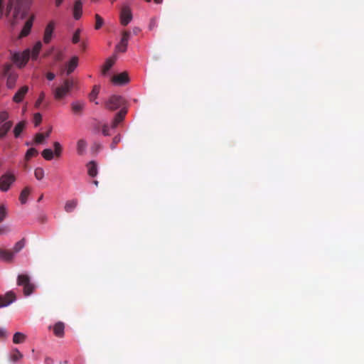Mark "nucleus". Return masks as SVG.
<instances>
[{
    "instance_id": "f257e3e1",
    "label": "nucleus",
    "mask_w": 364,
    "mask_h": 364,
    "mask_svg": "<svg viewBox=\"0 0 364 364\" xmlns=\"http://www.w3.org/2000/svg\"><path fill=\"white\" fill-rule=\"evenodd\" d=\"M33 0H9L7 6V16H10L11 26H15L20 19L25 18L30 9Z\"/></svg>"
},
{
    "instance_id": "f03ea898",
    "label": "nucleus",
    "mask_w": 364,
    "mask_h": 364,
    "mask_svg": "<svg viewBox=\"0 0 364 364\" xmlns=\"http://www.w3.org/2000/svg\"><path fill=\"white\" fill-rule=\"evenodd\" d=\"M76 83V80L72 77L64 80L61 85L53 90L54 98L56 100H61L65 98L69 95Z\"/></svg>"
},
{
    "instance_id": "7ed1b4c3",
    "label": "nucleus",
    "mask_w": 364,
    "mask_h": 364,
    "mask_svg": "<svg viewBox=\"0 0 364 364\" xmlns=\"http://www.w3.org/2000/svg\"><path fill=\"white\" fill-rule=\"evenodd\" d=\"M17 284L23 287V294L25 296L31 295L35 289L34 284L31 282L28 274H19L17 277Z\"/></svg>"
},
{
    "instance_id": "20e7f679",
    "label": "nucleus",
    "mask_w": 364,
    "mask_h": 364,
    "mask_svg": "<svg viewBox=\"0 0 364 364\" xmlns=\"http://www.w3.org/2000/svg\"><path fill=\"white\" fill-rule=\"evenodd\" d=\"M4 75L6 77V85L9 89L14 87L18 75L13 70V66L11 64H6L4 67L3 70Z\"/></svg>"
},
{
    "instance_id": "39448f33",
    "label": "nucleus",
    "mask_w": 364,
    "mask_h": 364,
    "mask_svg": "<svg viewBox=\"0 0 364 364\" xmlns=\"http://www.w3.org/2000/svg\"><path fill=\"white\" fill-rule=\"evenodd\" d=\"M31 56V51L26 49L22 53H14L12 54L11 60L19 68L26 65Z\"/></svg>"
},
{
    "instance_id": "423d86ee",
    "label": "nucleus",
    "mask_w": 364,
    "mask_h": 364,
    "mask_svg": "<svg viewBox=\"0 0 364 364\" xmlns=\"http://www.w3.org/2000/svg\"><path fill=\"white\" fill-rule=\"evenodd\" d=\"M125 103V100L120 95H112L105 102V107L109 110H115Z\"/></svg>"
},
{
    "instance_id": "0eeeda50",
    "label": "nucleus",
    "mask_w": 364,
    "mask_h": 364,
    "mask_svg": "<svg viewBox=\"0 0 364 364\" xmlns=\"http://www.w3.org/2000/svg\"><path fill=\"white\" fill-rule=\"evenodd\" d=\"M16 177L14 174L6 173L0 177V191H7L11 185L15 181Z\"/></svg>"
},
{
    "instance_id": "6e6552de",
    "label": "nucleus",
    "mask_w": 364,
    "mask_h": 364,
    "mask_svg": "<svg viewBox=\"0 0 364 364\" xmlns=\"http://www.w3.org/2000/svg\"><path fill=\"white\" fill-rule=\"evenodd\" d=\"M132 19L131 9L127 6H124L120 12V22L122 25L127 26Z\"/></svg>"
},
{
    "instance_id": "1a4fd4ad",
    "label": "nucleus",
    "mask_w": 364,
    "mask_h": 364,
    "mask_svg": "<svg viewBox=\"0 0 364 364\" xmlns=\"http://www.w3.org/2000/svg\"><path fill=\"white\" fill-rule=\"evenodd\" d=\"M15 300L16 295L13 291H9L4 296L0 295V308L9 306Z\"/></svg>"
},
{
    "instance_id": "9d476101",
    "label": "nucleus",
    "mask_w": 364,
    "mask_h": 364,
    "mask_svg": "<svg viewBox=\"0 0 364 364\" xmlns=\"http://www.w3.org/2000/svg\"><path fill=\"white\" fill-rule=\"evenodd\" d=\"M55 29V23L54 21H50L46 26L44 35H43V42L46 44L49 43L52 39L53 33Z\"/></svg>"
},
{
    "instance_id": "9b49d317",
    "label": "nucleus",
    "mask_w": 364,
    "mask_h": 364,
    "mask_svg": "<svg viewBox=\"0 0 364 364\" xmlns=\"http://www.w3.org/2000/svg\"><path fill=\"white\" fill-rule=\"evenodd\" d=\"M35 16L34 15H32L25 23L20 34L19 38H23L27 36L31 30L33 22L34 21Z\"/></svg>"
},
{
    "instance_id": "f8f14e48",
    "label": "nucleus",
    "mask_w": 364,
    "mask_h": 364,
    "mask_svg": "<svg viewBox=\"0 0 364 364\" xmlns=\"http://www.w3.org/2000/svg\"><path fill=\"white\" fill-rule=\"evenodd\" d=\"M14 258L12 251L0 247V259L6 262H11Z\"/></svg>"
},
{
    "instance_id": "ddd939ff",
    "label": "nucleus",
    "mask_w": 364,
    "mask_h": 364,
    "mask_svg": "<svg viewBox=\"0 0 364 364\" xmlns=\"http://www.w3.org/2000/svg\"><path fill=\"white\" fill-rule=\"evenodd\" d=\"M28 91V87L25 85L21 87L14 95L13 97L14 102L16 103H20L22 102L23 99L24 98L25 95Z\"/></svg>"
},
{
    "instance_id": "4468645a",
    "label": "nucleus",
    "mask_w": 364,
    "mask_h": 364,
    "mask_svg": "<svg viewBox=\"0 0 364 364\" xmlns=\"http://www.w3.org/2000/svg\"><path fill=\"white\" fill-rule=\"evenodd\" d=\"M73 13L75 20H78L81 18L82 14V3L80 0L75 1Z\"/></svg>"
},
{
    "instance_id": "2eb2a0df",
    "label": "nucleus",
    "mask_w": 364,
    "mask_h": 364,
    "mask_svg": "<svg viewBox=\"0 0 364 364\" xmlns=\"http://www.w3.org/2000/svg\"><path fill=\"white\" fill-rule=\"evenodd\" d=\"M112 81L114 84L123 85L129 82V77L127 73H122L114 75L112 78Z\"/></svg>"
},
{
    "instance_id": "dca6fc26",
    "label": "nucleus",
    "mask_w": 364,
    "mask_h": 364,
    "mask_svg": "<svg viewBox=\"0 0 364 364\" xmlns=\"http://www.w3.org/2000/svg\"><path fill=\"white\" fill-rule=\"evenodd\" d=\"M53 333L58 338H63L64 336L65 324L62 321L55 323L53 328Z\"/></svg>"
},
{
    "instance_id": "f3484780",
    "label": "nucleus",
    "mask_w": 364,
    "mask_h": 364,
    "mask_svg": "<svg viewBox=\"0 0 364 364\" xmlns=\"http://www.w3.org/2000/svg\"><path fill=\"white\" fill-rule=\"evenodd\" d=\"M117 60V56L116 55H112L109 58L107 59L105 61L102 69V75H106L107 73L109 70V69L113 66V65L115 63Z\"/></svg>"
},
{
    "instance_id": "a211bd4d",
    "label": "nucleus",
    "mask_w": 364,
    "mask_h": 364,
    "mask_svg": "<svg viewBox=\"0 0 364 364\" xmlns=\"http://www.w3.org/2000/svg\"><path fill=\"white\" fill-rule=\"evenodd\" d=\"M78 65V58L73 56L66 65V75H70Z\"/></svg>"
},
{
    "instance_id": "6ab92c4d",
    "label": "nucleus",
    "mask_w": 364,
    "mask_h": 364,
    "mask_svg": "<svg viewBox=\"0 0 364 364\" xmlns=\"http://www.w3.org/2000/svg\"><path fill=\"white\" fill-rule=\"evenodd\" d=\"M127 114V110L124 109H122L115 116L112 123V128L115 129L117 125L121 123Z\"/></svg>"
},
{
    "instance_id": "aec40b11",
    "label": "nucleus",
    "mask_w": 364,
    "mask_h": 364,
    "mask_svg": "<svg viewBox=\"0 0 364 364\" xmlns=\"http://www.w3.org/2000/svg\"><path fill=\"white\" fill-rule=\"evenodd\" d=\"M13 126L11 121H6L0 127V139H4Z\"/></svg>"
},
{
    "instance_id": "412c9836",
    "label": "nucleus",
    "mask_w": 364,
    "mask_h": 364,
    "mask_svg": "<svg viewBox=\"0 0 364 364\" xmlns=\"http://www.w3.org/2000/svg\"><path fill=\"white\" fill-rule=\"evenodd\" d=\"M26 122L24 120L21 121L16 124V126L14 127V130H13L14 136L16 138H18L20 136L21 134L23 132V131L26 128Z\"/></svg>"
},
{
    "instance_id": "4be33fe9",
    "label": "nucleus",
    "mask_w": 364,
    "mask_h": 364,
    "mask_svg": "<svg viewBox=\"0 0 364 364\" xmlns=\"http://www.w3.org/2000/svg\"><path fill=\"white\" fill-rule=\"evenodd\" d=\"M77 204L78 200L77 199L68 200L65 204L64 210L67 213H72L75 209Z\"/></svg>"
},
{
    "instance_id": "5701e85b",
    "label": "nucleus",
    "mask_w": 364,
    "mask_h": 364,
    "mask_svg": "<svg viewBox=\"0 0 364 364\" xmlns=\"http://www.w3.org/2000/svg\"><path fill=\"white\" fill-rule=\"evenodd\" d=\"M84 106L85 104L82 102H73L71 104L72 111L76 114H80L84 108Z\"/></svg>"
},
{
    "instance_id": "b1692460",
    "label": "nucleus",
    "mask_w": 364,
    "mask_h": 364,
    "mask_svg": "<svg viewBox=\"0 0 364 364\" xmlns=\"http://www.w3.org/2000/svg\"><path fill=\"white\" fill-rule=\"evenodd\" d=\"M23 358V354L17 349L14 348L10 353V360L16 363Z\"/></svg>"
},
{
    "instance_id": "393cba45",
    "label": "nucleus",
    "mask_w": 364,
    "mask_h": 364,
    "mask_svg": "<svg viewBox=\"0 0 364 364\" xmlns=\"http://www.w3.org/2000/svg\"><path fill=\"white\" fill-rule=\"evenodd\" d=\"M88 174L91 177H95L97 174V164L95 161H92L87 164Z\"/></svg>"
},
{
    "instance_id": "a878e982",
    "label": "nucleus",
    "mask_w": 364,
    "mask_h": 364,
    "mask_svg": "<svg viewBox=\"0 0 364 364\" xmlns=\"http://www.w3.org/2000/svg\"><path fill=\"white\" fill-rule=\"evenodd\" d=\"M26 338V336L21 332H16L13 337V342L15 344L23 343Z\"/></svg>"
},
{
    "instance_id": "bb28decb",
    "label": "nucleus",
    "mask_w": 364,
    "mask_h": 364,
    "mask_svg": "<svg viewBox=\"0 0 364 364\" xmlns=\"http://www.w3.org/2000/svg\"><path fill=\"white\" fill-rule=\"evenodd\" d=\"M31 193V189L28 187H26L24 189L22 190L20 196H19V200L21 203V204H25L27 201V198Z\"/></svg>"
},
{
    "instance_id": "cd10ccee",
    "label": "nucleus",
    "mask_w": 364,
    "mask_h": 364,
    "mask_svg": "<svg viewBox=\"0 0 364 364\" xmlns=\"http://www.w3.org/2000/svg\"><path fill=\"white\" fill-rule=\"evenodd\" d=\"M87 147V142L84 139L78 140L77 143V151L79 155H82Z\"/></svg>"
},
{
    "instance_id": "c85d7f7f",
    "label": "nucleus",
    "mask_w": 364,
    "mask_h": 364,
    "mask_svg": "<svg viewBox=\"0 0 364 364\" xmlns=\"http://www.w3.org/2000/svg\"><path fill=\"white\" fill-rule=\"evenodd\" d=\"M42 48V43L41 41H38L33 46L31 57L33 60H36L38 55V53Z\"/></svg>"
},
{
    "instance_id": "c756f323",
    "label": "nucleus",
    "mask_w": 364,
    "mask_h": 364,
    "mask_svg": "<svg viewBox=\"0 0 364 364\" xmlns=\"http://www.w3.org/2000/svg\"><path fill=\"white\" fill-rule=\"evenodd\" d=\"M24 246H25V239H22L15 244L12 252L15 255L16 253H18V252H20L24 247Z\"/></svg>"
},
{
    "instance_id": "7c9ffc66",
    "label": "nucleus",
    "mask_w": 364,
    "mask_h": 364,
    "mask_svg": "<svg viewBox=\"0 0 364 364\" xmlns=\"http://www.w3.org/2000/svg\"><path fill=\"white\" fill-rule=\"evenodd\" d=\"M38 154V152L37 149H36L35 148L29 149L26 151V155H25L26 161H29L32 157L37 156Z\"/></svg>"
},
{
    "instance_id": "2f4dec72",
    "label": "nucleus",
    "mask_w": 364,
    "mask_h": 364,
    "mask_svg": "<svg viewBox=\"0 0 364 364\" xmlns=\"http://www.w3.org/2000/svg\"><path fill=\"white\" fill-rule=\"evenodd\" d=\"M42 156L48 161L53 158V151L50 149H46L42 151Z\"/></svg>"
},
{
    "instance_id": "473e14b6",
    "label": "nucleus",
    "mask_w": 364,
    "mask_h": 364,
    "mask_svg": "<svg viewBox=\"0 0 364 364\" xmlns=\"http://www.w3.org/2000/svg\"><path fill=\"white\" fill-rule=\"evenodd\" d=\"M34 176L36 178L38 181H41L44 177V170L43 168L38 167L34 171Z\"/></svg>"
},
{
    "instance_id": "72a5a7b5",
    "label": "nucleus",
    "mask_w": 364,
    "mask_h": 364,
    "mask_svg": "<svg viewBox=\"0 0 364 364\" xmlns=\"http://www.w3.org/2000/svg\"><path fill=\"white\" fill-rule=\"evenodd\" d=\"M100 92V87L97 85H95L93 87L92 90L89 95V99L90 101H94Z\"/></svg>"
},
{
    "instance_id": "f704fd0d",
    "label": "nucleus",
    "mask_w": 364,
    "mask_h": 364,
    "mask_svg": "<svg viewBox=\"0 0 364 364\" xmlns=\"http://www.w3.org/2000/svg\"><path fill=\"white\" fill-rule=\"evenodd\" d=\"M128 43L121 41L116 46V52L124 53L127 50Z\"/></svg>"
},
{
    "instance_id": "c9c22d12",
    "label": "nucleus",
    "mask_w": 364,
    "mask_h": 364,
    "mask_svg": "<svg viewBox=\"0 0 364 364\" xmlns=\"http://www.w3.org/2000/svg\"><path fill=\"white\" fill-rule=\"evenodd\" d=\"M95 28L96 30H99L102 26V25L104 23V21H103L102 18L98 14H95Z\"/></svg>"
},
{
    "instance_id": "e433bc0d",
    "label": "nucleus",
    "mask_w": 364,
    "mask_h": 364,
    "mask_svg": "<svg viewBox=\"0 0 364 364\" xmlns=\"http://www.w3.org/2000/svg\"><path fill=\"white\" fill-rule=\"evenodd\" d=\"M80 33H81V30L80 28H77L73 36V38H72V42L74 44H76L77 43H79L80 41Z\"/></svg>"
},
{
    "instance_id": "4c0bfd02",
    "label": "nucleus",
    "mask_w": 364,
    "mask_h": 364,
    "mask_svg": "<svg viewBox=\"0 0 364 364\" xmlns=\"http://www.w3.org/2000/svg\"><path fill=\"white\" fill-rule=\"evenodd\" d=\"M53 146L55 149V154L56 156H60L62 152V147L59 142L55 141L53 144Z\"/></svg>"
},
{
    "instance_id": "58836bf2",
    "label": "nucleus",
    "mask_w": 364,
    "mask_h": 364,
    "mask_svg": "<svg viewBox=\"0 0 364 364\" xmlns=\"http://www.w3.org/2000/svg\"><path fill=\"white\" fill-rule=\"evenodd\" d=\"M121 141V136L119 135H117L115 136L113 139H112V141L110 144V149H114L117 146V145L118 144V143H119V141Z\"/></svg>"
},
{
    "instance_id": "ea45409f",
    "label": "nucleus",
    "mask_w": 364,
    "mask_h": 364,
    "mask_svg": "<svg viewBox=\"0 0 364 364\" xmlns=\"http://www.w3.org/2000/svg\"><path fill=\"white\" fill-rule=\"evenodd\" d=\"M6 208L4 205H0V223H1L6 216Z\"/></svg>"
},
{
    "instance_id": "a19ab883",
    "label": "nucleus",
    "mask_w": 364,
    "mask_h": 364,
    "mask_svg": "<svg viewBox=\"0 0 364 364\" xmlns=\"http://www.w3.org/2000/svg\"><path fill=\"white\" fill-rule=\"evenodd\" d=\"M9 117V114L6 111H0V124L4 123Z\"/></svg>"
},
{
    "instance_id": "79ce46f5",
    "label": "nucleus",
    "mask_w": 364,
    "mask_h": 364,
    "mask_svg": "<svg viewBox=\"0 0 364 364\" xmlns=\"http://www.w3.org/2000/svg\"><path fill=\"white\" fill-rule=\"evenodd\" d=\"M45 139H46V137H45L44 134L38 133L35 136V142L36 144H41L43 142Z\"/></svg>"
},
{
    "instance_id": "37998d69",
    "label": "nucleus",
    "mask_w": 364,
    "mask_h": 364,
    "mask_svg": "<svg viewBox=\"0 0 364 364\" xmlns=\"http://www.w3.org/2000/svg\"><path fill=\"white\" fill-rule=\"evenodd\" d=\"M42 121V116L40 113H36L33 116V122L36 127L38 126Z\"/></svg>"
},
{
    "instance_id": "c03bdc74",
    "label": "nucleus",
    "mask_w": 364,
    "mask_h": 364,
    "mask_svg": "<svg viewBox=\"0 0 364 364\" xmlns=\"http://www.w3.org/2000/svg\"><path fill=\"white\" fill-rule=\"evenodd\" d=\"M45 99V93L43 92H41L39 95V97H38V99L36 100V103H35V107H39L41 104L42 103V102Z\"/></svg>"
},
{
    "instance_id": "a18cd8bd",
    "label": "nucleus",
    "mask_w": 364,
    "mask_h": 364,
    "mask_svg": "<svg viewBox=\"0 0 364 364\" xmlns=\"http://www.w3.org/2000/svg\"><path fill=\"white\" fill-rule=\"evenodd\" d=\"M129 37H130V32L127 31H124L122 33V38H121V41H123L124 43H128Z\"/></svg>"
},
{
    "instance_id": "49530a36",
    "label": "nucleus",
    "mask_w": 364,
    "mask_h": 364,
    "mask_svg": "<svg viewBox=\"0 0 364 364\" xmlns=\"http://www.w3.org/2000/svg\"><path fill=\"white\" fill-rule=\"evenodd\" d=\"M102 132L104 136H109L110 134L109 132V128L107 124H103Z\"/></svg>"
},
{
    "instance_id": "de8ad7c7",
    "label": "nucleus",
    "mask_w": 364,
    "mask_h": 364,
    "mask_svg": "<svg viewBox=\"0 0 364 364\" xmlns=\"http://www.w3.org/2000/svg\"><path fill=\"white\" fill-rule=\"evenodd\" d=\"M46 77L48 80L51 81L55 79V75L53 73L48 72L46 73Z\"/></svg>"
},
{
    "instance_id": "09e8293b",
    "label": "nucleus",
    "mask_w": 364,
    "mask_h": 364,
    "mask_svg": "<svg viewBox=\"0 0 364 364\" xmlns=\"http://www.w3.org/2000/svg\"><path fill=\"white\" fill-rule=\"evenodd\" d=\"M7 337V331L6 329L0 328V338H5Z\"/></svg>"
},
{
    "instance_id": "8fccbe9b",
    "label": "nucleus",
    "mask_w": 364,
    "mask_h": 364,
    "mask_svg": "<svg viewBox=\"0 0 364 364\" xmlns=\"http://www.w3.org/2000/svg\"><path fill=\"white\" fill-rule=\"evenodd\" d=\"M156 26V20L152 19L149 24V28L151 30Z\"/></svg>"
},
{
    "instance_id": "3c124183",
    "label": "nucleus",
    "mask_w": 364,
    "mask_h": 364,
    "mask_svg": "<svg viewBox=\"0 0 364 364\" xmlns=\"http://www.w3.org/2000/svg\"><path fill=\"white\" fill-rule=\"evenodd\" d=\"M64 0H55V4L56 6H60Z\"/></svg>"
},
{
    "instance_id": "603ef678",
    "label": "nucleus",
    "mask_w": 364,
    "mask_h": 364,
    "mask_svg": "<svg viewBox=\"0 0 364 364\" xmlns=\"http://www.w3.org/2000/svg\"><path fill=\"white\" fill-rule=\"evenodd\" d=\"M51 130H52V129L50 128L49 130L46 134H44L46 138L50 136V134L51 133Z\"/></svg>"
},
{
    "instance_id": "864d4df0",
    "label": "nucleus",
    "mask_w": 364,
    "mask_h": 364,
    "mask_svg": "<svg viewBox=\"0 0 364 364\" xmlns=\"http://www.w3.org/2000/svg\"><path fill=\"white\" fill-rule=\"evenodd\" d=\"M86 43L85 42H82L81 44H80V47L82 48V49L85 50L86 48Z\"/></svg>"
},
{
    "instance_id": "5fc2aeb1",
    "label": "nucleus",
    "mask_w": 364,
    "mask_h": 364,
    "mask_svg": "<svg viewBox=\"0 0 364 364\" xmlns=\"http://www.w3.org/2000/svg\"><path fill=\"white\" fill-rule=\"evenodd\" d=\"M5 232V228H0V235Z\"/></svg>"
},
{
    "instance_id": "6e6d98bb",
    "label": "nucleus",
    "mask_w": 364,
    "mask_h": 364,
    "mask_svg": "<svg viewBox=\"0 0 364 364\" xmlns=\"http://www.w3.org/2000/svg\"><path fill=\"white\" fill-rule=\"evenodd\" d=\"M154 1L157 4H160L162 3L163 0H154Z\"/></svg>"
},
{
    "instance_id": "4d7b16f0",
    "label": "nucleus",
    "mask_w": 364,
    "mask_h": 364,
    "mask_svg": "<svg viewBox=\"0 0 364 364\" xmlns=\"http://www.w3.org/2000/svg\"><path fill=\"white\" fill-rule=\"evenodd\" d=\"M93 183H94L96 186H98V181H93Z\"/></svg>"
},
{
    "instance_id": "13d9d810",
    "label": "nucleus",
    "mask_w": 364,
    "mask_h": 364,
    "mask_svg": "<svg viewBox=\"0 0 364 364\" xmlns=\"http://www.w3.org/2000/svg\"><path fill=\"white\" fill-rule=\"evenodd\" d=\"M43 196L41 195L39 198L38 199V201H41L43 199Z\"/></svg>"
},
{
    "instance_id": "bf43d9fd",
    "label": "nucleus",
    "mask_w": 364,
    "mask_h": 364,
    "mask_svg": "<svg viewBox=\"0 0 364 364\" xmlns=\"http://www.w3.org/2000/svg\"><path fill=\"white\" fill-rule=\"evenodd\" d=\"M146 2H150L151 0H145Z\"/></svg>"
}]
</instances>
